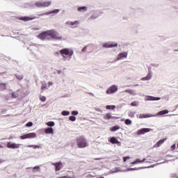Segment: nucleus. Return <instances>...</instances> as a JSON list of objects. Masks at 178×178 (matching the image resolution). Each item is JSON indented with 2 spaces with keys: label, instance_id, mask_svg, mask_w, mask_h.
<instances>
[{
  "label": "nucleus",
  "instance_id": "1",
  "mask_svg": "<svg viewBox=\"0 0 178 178\" xmlns=\"http://www.w3.org/2000/svg\"><path fill=\"white\" fill-rule=\"evenodd\" d=\"M76 145L78 148H86L88 147V142L84 136H79L76 138Z\"/></svg>",
  "mask_w": 178,
  "mask_h": 178
},
{
  "label": "nucleus",
  "instance_id": "2",
  "mask_svg": "<svg viewBox=\"0 0 178 178\" xmlns=\"http://www.w3.org/2000/svg\"><path fill=\"white\" fill-rule=\"evenodd\" d=\"M60 55L63 56V59L66 60L67 58L70 59L73 56V50L69 49H63L60 51Z\"/></svg>",
  "mask_w": 178,
  "mask_h": 178
},
{
  "label": "nucleus",
  "instance_id": "3",
  "mask_svg": "<svg viewBox=\"0 0 178 178\" xmlns=\"http://www.w3.org/2000/svg\"><path fill=\"white\" fill-rule=\"evenodd\" d=\"M47 34H49V37L54 38V40H62V36L54 29L49 30Z\"/></svg>",
  "mask_w": 178,
  "mask_h": 178
},
{
  "label": "nucleus",
  "instance_id": "4",
  "mask_svg": "<svg viewBox=\"0 0 178 178\" xmlns=\"http://www.w3.org/2000/svg\"><path fill=\"white\" fill-rule=\"evenodd\" d=\"M51 1H38L35 5L37 8H48V6H51Z\"/></svg>",
  "mask_w": 178,
  "mask_h": 178
},
{
  "label": "nucleus",
  "instance_id": "5",
  "mask_svg": "<svg viewBox=\"0 0 178 178\" xmlns=\"http://www.w3.org/2000/svg\"><path fill=\"white\" fill-rule=\"evenodd\" d=\"M37 137V134L35 133H29L20 136L21 140H26V138H35Z\"/></svg>",
  "mask_w": 178,
  "mask_h": 178
},
{
  "label": "nucleus",
  "instance_id": "6",
  "mask_svg": "<svg viewBox=\"0 0 178 178\" xmlns=\"http://www.w3.org/2000/svg\"><path fill=\"white\" fill-rule=\"evenodd\" d=\"M51 165L55 166L56 172H59V170L63 168V164H62V162L60 161L58 163H51Z\"/></svg>",
  "mask_w": 178,
  "mask_h": 178
},
{
  "label": "nucleus",
  "instance_id": "7",
  "mask_svg": "<svg viewBox=\"0 0 178 178\" xmlns=\"http://www.w3.org/2000/svg\"><path fill=\"white\" fill-rule=\"evenodd\" d=\"M116 91H118V86L113 85L106 90V94H113Z\"/></svg>",
  "mask_w": 178,
  "mask_h": 178
},
{
  "label": "nucleus",
  "instance_id": "8",
  "mask_svg": "<svg viewBox=\"0 0 178 178\" xmlns=\"http://www.w3.org/2000/svg\"><path fill=\"white\" fill-rule=\"evenodd\" d=\"M49 37V34H48V31L42 32L38 35V38L40 40H47Z\"/></svg>",
  "mask_w": 178,
  "mask_h": 178
},
{
  "label": "nucleus",
  "instance_id": "9",
  "mask_svg": "<svg viewBox=\"0 0 178 178\" xmlns=\"http://www.w3.org/2000/svg\"><path fill=\"white\" fill-rule=\"evenodd\" d=\"M21 145H20V144L11 143L10 142H8L7 143V147L12 148L13 149H15L16 148H20Z\"/></svg>",
  "mask_w": 178,
  "mask_h": 178
},
{
  "label": "nucleus",
  "instance_id": "10",
  "mask_svg": "<svg viewBox=\"0 0 178 178\" xmlns=\"http://www.w3.org/2000/svg\"><path fill=\"white\" fill-rule=\"evenodd\" d=\"M104 48H113V47H118V43L106 42L103 44Z\"/></svg>",
  "mask_w": 178,
  "mask_h": 178
},
{
  "label": "nucleus",
  "instance_id": "11",
  "mask_svg": "<svg viewBox=\"0 0 178 178\" xmlns=\"http://www.w3.org/2000/svg\"><path fill=\"white\" fill-rule=\"evenodd\" d=\"M151 131L150 129L148 128H143L137 131V134L138 136H141V134H145V133H148Z\"/></svg>",
  "mask_w": 178,
  "mask_h": 178
},
{
  "label": "nucleus",
  "instance_id": "12",
  "mask_svg": "<svg viewBox=\"0 0 178 178\" xmlns=\"http://www.w3.org/2000/svg\"><path fill=\"white\" fill-rule=\"evenodd\" d=\"M165 141H166V138L159 140V141L154 145V148H158V147H161V145H162V144H163V143H165Z\"/></svg>",
  "mask_w": 178,
  "mask_h": 178
},
{
  "label": "nucleus",
  "instance_id": "13",
  "mask_svg": "<svg viewBox=\"0 0 178 178\" xmlns=\"http://www.w3.org/2000/svg\"><path fill=\"white\" fill-rule=\"evenodd\" d=\"M104 119H105V120H109V119H118V118L112 117V115L111 114V113H108L104 117Z\"/></svg>",
  "mask_w": 178,
  "mask_h": 178
},
{
  "label": "nucleus",
  "instance_id": "14",
  "mask_svg": "<svg viewBox=\"0 0 178 178\" xmlns=\"http://www.w3.org/2000/svg\"><path fill=\"white\" fill-rule=\"evenodd\" d=\"M80 22L79 21H74V22H70L68 21L66 22V24H68V26H78Z\"/></svg>",
  "mask_w": 178,
  "mask_h": 178
},
{
  "label": "nucleus",
  "instance_id": "15",
  "mask_svg": "<svg viewBox=\"0 0 178 178\" xmlns=\"http://www.w3.org/2000/svg\"><path fill=\"white\" fill-rule=\"evenodd\" d=\"M122 58H127V52L124 51L122 53H120L118 56V60L122 59Z\"/></svg>",
  "mask_w": 178,
  "mask_h": 178
},
{
  "label": "nucleus",
  "instance_id": "16",
  "mask_svg": "<svg viewBox=\"0 0 178 178\" xmlns=\"http://www.w3.org/2000/svg\"><path fill=\"white\" fill-rule=\"evenodd\" d=\"M44 133H45L46 134H54V129H52V127L47 128V129L44 130Z\"/></svg>",
  "mask_w": 178,
  "mask_h": 178
},
{
  "label": "nucleus",
  "instance_id": "17",
  "mask_svg": "<svg viewBox=\"0 0 178 178\" xmlns=\"http://www.w3.org/2000/svg\"><path fill=\"white\" fill-rule=\"evenodd\" d=\"M110 143H111V144H120V142H119L115 137H112L110 139Z\"/></svg>",
  "mask_w": 178,
  "mask_h": 178
},
{
  "label": "nucleus",
  "instance_id": "18",
  "mask_svg": "<svg viewBox=\"0 0 178 178\" xmlns=\"http://www.w3.org/2000/svg\"><path fill=\"white\" fill-rule=\"evenodd\" d=\"M166 113H169V111L168 110L161 111L157 113V115L162 116L163 115H166Z\"/></svg>",
  "mask_w": 178,
  "mask_h": 178
},
{
  "label": "nucleus",
  "instance_id": "19",
  "mask_svg": "<svg viewBox=\"0 0 178 178\" xmlns=\"http://www.w3.org/2000/svg\"><path fill=\"white\" fill-rule=\"evenodd\" d=\"M120 129V127L118 125H115L114 127H113L112 128H111V131H116L118 130H119Z\"/></svg>",
  "mask_w": 178,
  "mask_h": 178
},
{
  "label": "nucleus",
  "instance_id": "20",
  "mask_svg": "<svg viewBox=\"0 0 178 178\" xmlns=\"http://www.w3.org/2000/svg\"><path fill=\"white\" fill-rule=\"evenodd\" d=\"M47 126H49V127H54L55 126V122L53 121H50L46 123Z\"/></svg>",
  "mask_w": 178,
  "mask_h": 178
},
{
  "label": "nucleus",
  "instance_id": "21",
  "mask_svg": "<svg viewBox=\"0 0 178 178\" xmlns=\"http://www.w3.org/2000/svg\"><path fill=\"white\" fill-rule=\"evenodd\" d=\"M152 116H156V115H152L151 114H145V115L140 116L139 118L143 119V118H152Z\"/></svg>",
  "mask_w": 178,
  "mask_h": 178
},
{
  "label": "nucleus",
  "instance_id": "22",
  "mask_svg": "<svg viewBox=\"0 0 178 178\" xmlns=\"http://www.w3.org/2000/svg\"><path fill=\"white\" fill-rule=\"evenodd\" d=\"M78 10H79V12H86V10H87V7H86V6H82V7H79V8H78Z\"/></svg>",
  "mask_w": 178,
  "mask_h": 178
},
{
  "label": "nucleus",
  "instance_id": "23",
  "mask_svg": "<svg viewBox=\"0 0 178 178\" xmlns=\"http://www.w3.org/2000/svg\"><path fill=\"white\" fill-rule=\"evenodd\" d=\"M124 123H125V124L129 126V125L131 124L132 122H131V120L126 119V120H124Z\"/></svg>",
  "mask_w": 178,
  "mask_h": 178
},
{
  "label": "nucleus",
  "instance_id": "24",
  "mask_svg": "<svg viewBox=\"0 0 178 178\" xmlns=\"http://www.w3.org/2000/svg\"><path fill=\"white\" fill-rule=\"evenodd\" d=\"M61 114L63 116H69V115H70V112L66 111H62Z\"/></svg>",
  "mask_w": 178,
  "mask_h": 178
},
{
  "label": "nucleus",
  "instance_id": "25",
  "mask_svg": "<svg viewBox=\"0 0 178 178\" xmlns=\"http://www.w3.org/2000/svg\"><path fill=\"white\" fill-rule=\"evenodd\" d=\"M29 148H34V149L37 148H40V145H28Z\"/></svg>",
  "mask_w": 178,
  "mask_h": 178
},
{
  "label": "nucleus",
  "instance_id": "26",
  "mask_svg": "<svg viewBox=\"0 0 178 178\" xmlns=\"http://www.w3.org/2000/svg\"><path fill=\"white\" fill-rule=\"evenodd\" d=\"M145 161V159L143 160H140V159H138L136 161H134L133 163H143V162Z\"/></svg>",
  "mask_w": 178,
  "mask_h": 178
},
{
  "label": "nucleus",
  "instance_id": "27",
  "mask_svg": "<svg viewBox=\"0 0 178 178\" xmlns=\"http://www.w3.org/2000/svg\"><path fill=\"white\" fill-rule=\"evenodd\" d=\"M0 88L1 90H6V83H0Z\"/></svg>",
  "mask_w": 178,
  "mask_h": 178
},
{
  "label": "nucleus",
  "instance_id": "28",
  "mask_svg": "<svg viewBox=\"0 0 178 178\" xmlns=\"http://www.w3.org/2000/svg\"><path fill=\"white\" fill-rule=\"evenodd\" d=\"M134 115H136V113L133 112V111H129L128 113V116L129 118H134Z\"/></svg>",
  "mask_w": 178,
  "mask_h": 178
},
{
  "label": "nucleus",
  "instance_id": "29",
  "mask_svg": "<svg viewBox=\"0 0 178 178\" xmlns=\"http://www.w3.org/2000/svg\"><path fill=\"white\" fill-rule=\"evenodd\" d=\"M19 20H26V21H29V20H33V19H32V18H30V17H21V18H19Z\"/></svg>",
  "mask_w": 178,
  "mask_h": 178
},
{
  "label": "nucleus",
  "instance_id": "30",
  "mask_svg": "<svg viewBox=\"0 0 178 178\" xmlns=\"http://www.w3.org/2000/svg\"><path fill=\"white\" fill-rule=\"evenodd\" d=\"M70 120H71V122H75L76 120V117L74 115H71L69 117Z\"/></svg>",
  "mask_w": 178,
  "mask_h": 178
},
{
  "label": "nucleus",
  "instance_id": "31",
  "mask_svg": "<svg viewBox=\"0 0 178 178\" xmlns=\"http://www.w3.org/2000/svg\"><path fill=\"white\" fill-rule=\"evenodd\" d=\"M19 94L16 93L15 92L12 93V97L13 98H18Z\"/></svg>",
  "mask_w": 178,
  "mask_h": 178
},
{
  "label": "nucleus",
  "instance_id": "32",
  "mask_svg": "<svg viewBox=\"0 0 178 178\" xmlns=\"http://www.w3.org/2000/svg\"><path fill=\"white\" fill-rule=\"evenodd\" d=\"M150 99H151V101H159V99H161V98L160 97H151Z\"/></svg>",
  "mask_w": 178,
  "mask_h": 178
},
{
  "label": "nucleus",
  "instance_id": "33",
  "mask_svg": "<svg viewBox=\"0 0 178 178\" xmlns=\"http://www.w3.org/2000/svg\"><path fill=\"white\" fill-rule=\"evenodd\" d=\"M131 106H138V102H133L131 103Z\"/></svg>",
  "mask_w": 178,
  "mask_h": 178
},
{
  "label": "nucleus",
  "instance_id": "34",
  "mask_svg": "<svg viewBox=\"0 0 178 178\" xmlns=\"http://www.w3.org/2000/svg\"><path fill=\"white\" fill-rule=\"evenodd\" d=\"M152 76L151 75V73L147 74V75L146 76H145V78L147 79V80H151Z\"/></svg>",
  "mask_w": 178,
  "mask_h": 178
},
{
  "label": "nucleus",
  "instance_id": "35",
  "mask_svg": "<svg viewBox=\"0 0 178 178\" xmlns=\"http://www.w3.org/2000/svg\"><path fill=\"white\" fill-rule=\"evenodd\" d=\"M115 108H116V106H106V109H115Z\"/></svg>",
  "mask_w": 178,
  "mask_h": 178
},
{
  "label": "nucleus",
  "instance_id": "36",
  "mask_svg": "<svg viewBox=\"0 0 178 178\" xmlns=\"http://www.w3.org/2000/svg\"><path fill=\"white\" fill-rule=\"evenodd\" d=\"M40 101H42V102H45V101H47V97H45L44 96H42L40 98Z\"/></svg>",
  "mask_w": 178,
  "mask_h": 178
},
{
  "label": "nucleus",
  "instance_id": "37",
  "mask_svg": "<svg viewBox=\"0 0 178 178\" xmlns=\"http://www.w3.org/2000/svg\"><path fill=\"white\" fill-rule=\"evenodd\" d=\"M45 88H47V83H42L41 90H45Z\"/></svg>",
  "mask_w": 178,
  "mask_h": 178
},
{
  "label": "nucleus",
  "instance_id": "38",
  "mask_svg": "<svg viewBox=\"0 0 178 178\" xmlns=\"http://www.w3.org/2000/svg\"><path fill=\"white\" fill-rule=\"evenodd\" d=\"M72 115H73L74 116H76L79 115V111H72Z\"/></svg>",
  "mask_w": 178,
  "mask_h": 178
},
{
  "label": "nucleus",
  "instance_id": "39",
  "mask_svg": "<svg viewBox=\"0 0 178 178\" xmlns=\"http://www.w3.org/2000/svg\"><path fill=\"white\" fill-rule=\"evenodd\" d=\"M16 77L18 79V80H22L23 75H16Z\"/></svg>",
  "mask_w": 178,
  "mask_h": 178
},
{
  "label": "nucleus",
  "instance_id": "40",
  "mask_svg": "<svg viewBox=\"0 0 178 178\" xmlns=\"http://www.w3.org/2000/svg\"><path fill=\"white\" fill-rule=\"evenodd\" d=\"M26 126L27 127H31V126H33V122H28V123L26 124Z\"/></svg>",
  "mask_w": 178,
  "mask_h": 178
},
{
  "label": "nucleus",
  "instance_id": "41",
  "mask_svg": "<svg viewBox=\"0 0 178 178\" xmlns=\"http://www.w3.org/2000/svg\"><path fill=\"white\" fill-rule=\"evenodd\" d=\"M176 149V144H174L171 146V151H175Z\"/></svg>",
  "mask_w": 178,
  "mask_h": 178
},
{
  "label": "nucleus",
  "instance_id": "42",
  "mask_svg": "<svg viewBox=\"0 0 178 178\" xmlns=\"http://www.w3.org/2000/svg\"><path fill=\"white\" fill-rule=\"evenodd\" d=\"M125 92H128V94H133V92H134V91H133L131 90H125Z\"/></svg>",
  "mask_w": 178,
  "mask_h": 178
},
{
  "label": "nucleus",
  "instance_id": "43",
  "mask_svg": "<svg viewBox=\"0 0 178 178\" xmlns=\"http://www.w3.org/2000/svg\"><path fill=\"white\" fill-rule=\"evenodd\" d=\"M127 159H130V157H129V156L124 157V158H123L124 162H126V161H127Z\"/></svg>",
  "mask_w": 178,
  "mask_h": 178
},
{
  "label": "nucleus",
  "instance_id": "44",
  "mask_svg": "<svg viewBox=\"0 0 178 178\" xmlns=\"http://www.w3.org/2000/svg\"><path fill=\"white\" fill-rule=\"evenodd\" d=\"M59 12V10H55L54 11H51V13H58Z\"/></svg>",
  "mask_w": 178,
  "mask_h": 178
},
{
  "label": "nucleus",
  "instance_id": "45",
  "mask_svg": "<svg viewBox=\"0 0 178 178\" xmlns=\"http://www.w3.org/2000/svg\"><path fill=\"white\" fill-rule=\"evenodd\" d=\"M83 52H86L87 51V46L84 47L82 49Z\"/></svg>",
  "mask_w": 178,
  "mask_h": 178
},
{
  "label": "nucleus",
  "instance_id": "46",
  "mask_svg": "<svg viewBox=\"0 0 178 178\" xmlns=\"http://www.w3.org/2000/svg\"><path fill=\"white\" fill-rule=\"evenodd\" d=\"M141 80H142V81H148V79H147L145 77H143L141 79Z\"/></svg>",
  "mask_w": 178,
  "mask_h": 178
},
{
  "label": "nucleus",
  "instance_id": "47",
  "mask_svg": "<svg viewBox=\"0 0 178 178\" xmlns=\"http://www.w3.org/2000/svg\"><path fill=\"white\" fill-rule=\"evenodd\" d=\"M33 169H37L38 170V169H40V167L39 166H35L33 168Z\"/></svg>",
  "mask_w": 178,
  "mask_h": 178
},
{
  "label": "nucleus",
  "instance_id": "48",
  "mask_svg": "<svg viewBox=\"0 0 178 178\" xmlns=\"http://www.w3.org/2000/svg\"><path fill=\"white\" fill-rule=\"evenodd\" d=\"M49 86H52V82H49Z\"/></svg>",
  "mask_w": 178,
  "mask_h": 178
},
{
  "label": "nucleus",
  "instance_id": "49",
  "mask_svg": "<svg viewBox=\"0 0 178 178\" xmlns=\"http://www.w3.org/2000/svg\"><path fill=\"white\" fill-rule=\"evenodd\" d=\"M0 148H3V146L0 144Z\"/></svg>",
  "mask_w": 178,
  "mask_h": 178
},
{
  "label": "nucleus",
  "instance_id": "50",
  "mask_svg": "<svg viewBox=\"0 0 178 178\" xmlns=\"http://www.w3.org/2000/svg\"><path fill=\"white\" fill-rule=\"evenodd\" d=\"M124 120V119H122V120H121V122H123Z\"/></svg>",
  "mask_w": 178,
  "mask_h": 178
},
{
  "label": "nucleus",
  "instance_id": "51",
  "mask_svg": "<svg viewBox=\"0 0 178 178\" xmlns=\"http://www.w3.org/2000/svg\"><path fill=\"white\" fill-rule=\"evenodd\" d=\"M57 55H59V53H57Z\"/></svg>",
  "mask_w": 178,
  "mask_h": 178
}]
</instances>
